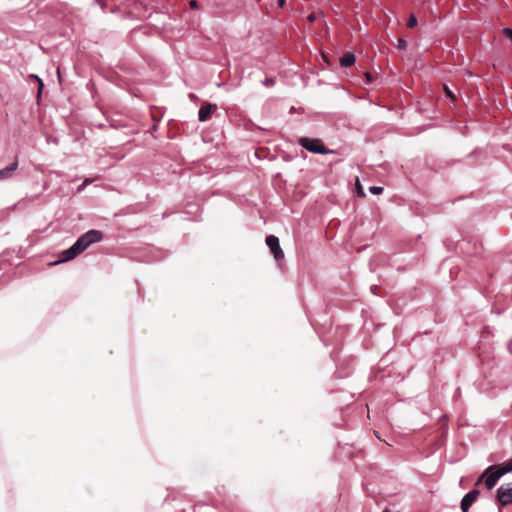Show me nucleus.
<instances>
[{
    "instance_id": "1",
    "label": "nucleus",
    "mask_w": 512,
    "mask_h": 512,
    "mask_svg": "<svg viewBox=\"0 0 512 512\" xmlns=\"http://www.w3.org/2000/svg\"><path fill=\"white\" fill-rule=\"evenodd\" d=\"M102 237V232L98 230H90L86 232L69 249L64 250L60 254V259L52 264L56 265L58 263L74 259L77 255L86 250L91 244L101 241Z\"/></svg>"
},
{
    "instance_id": "2",
    "label": "nucleus",
    "mask_w": 512,
    "mask_h": 512,
    "mask_svg": "<svg viewBox=\"0 0 512 512\" xmlns=\"http://www.w3.org/2000/svg\"><path fill=\"white\" fill-rule=\"evenodd\" d=\"M502 476V473L498 469V465H491L480 475L476 481V485H479L484 481L486 488L491 490Z\"/></svg>"
},
{
    "instance_id": "3",
    "label": "nucleus",
    "mask_w": 512,
    "mask_h": 512,
    "mask_svg": "<svg viewBox=\"0 0 512 512\" xmlns=\"http://www.w3.org/2000/svg\"><path fill=\"white\" fill-rule=\"evenodd\" d=\"M298 143L311 153L328 154L332 152V150H329L324 146L320 139L301 137L298 140Z\"/></svg>"
},
{
    "instance_id": "4",
    "label": "nucleus",
    "mask_w": 512,
    "mask_h": 512,
    "mask_svg": "<svg viewBox=\"0 0 512 512\" xmlns=\"http://www.w3.org/2000/svg\"><path fill=\"white\" fill-rule=\"evenodd\" d=\"M496 499L501 506H507L512 503V482L502 485L497 489Z\"/></svg>"
},
{
    "instance_id": "5",
    "label": "nucleus",
    "mask_w": 512,
    "mask_h": 512,
    "mask_svg": "<svg viewBox=\"0 0 512 512\" xmlns=\"http://www.w3.org/2000/svg\"><path fill=\"white\" fill-rule=\"evenodd\" d=\"M265 242H266L267 246L269 247L270 252L273 254L274 259L276 261L283 260L284 252H283L282 248L280 247L278 237H276L274 235H269L266 237Z\"/></svg>"
},
{
    "instance_id": "6",
    "label": "nucleus",
    "mask_w": 512,
    "mask_h": 512,
    "mask_svg": "<svg viewBox=\"0 0 512 512\" xmlns=\"http://www.w3.org/2000/svg\"><path fill=\"white\" fill-rule=\"evenodd\" d=\"M480 492L476 489L468 492L461 501V509L463 512H468L472 504L477 500Z\"/></svg>"
},
{
    "instance_id": "7",
    "label": "nucleus",
    "mask_w": 512,
    "mask_h": 512,
    "mask_svg": "<svg viewBox=\"0 0 512 512\" xmlns=\"http://www.w3.org/2000/svg\"><path fill=\"white\" fill-rule=\"evenodd\" d=\"M217 106L215 104L207 103L199 109L198 118L199 121L204 122L210 119L212 113L216 110Z\"/></svg>"
},
{
    "instance_id": "8",
    "label": "nucleus",
    "mask_w": 512,
    "mask_h": 512,
    "mask_svg": "<svg viewBox=\"0 0 512 512\" xmlns=\"http://www.w3.org/2000/svg\"><path fill=\"white\" fill-rule=\"evenodd\" d=\"M355 63V56L353 53H345L341 58H340V64L342 67H350L352 66L353 64Z\"/></svg>"
},
{
    "instance_id": "9",
    "label": "nucleus",
    "mask_w": 512,
    "mask_h": 512,
    "mask_svg": "<svg viewBox=\"0 0 512 512\" xmlns=\"http://www.w3.org/2000/svg\"><path fill=\"white\" fill-rule=\"evenodd\" d=\"M18 166L17 160H15L10 166L0 170V179H6L9 178L13 171L16 170Z\"/></svg>"
},
{
    "instance_id": "10",
    "label": "nucleus",
    "mask_w": 512,
    "mask_h": 512,
    "mask_svg": "<svg viewBox=\"0 0 512 512\" xmlns=\"http://www.w3.org/2000/svg\"><path fill=\"white\" fill-rule=\"evenodd\" d=\"M29 78L34 79L38 83V92H37V100L39 101L41 99L42 90L44 88V84L42 80L35 74H31Z\"/></svg>"
},
{
    "instance_id": "11",
    "label": "nucleus",
    "mask_w": 512,
    "mask_h": 512,
    "mask_svg": "<svg viewBox=\"0 0 512 512\" xmlns=\"http://www.w3.org/2000/svg\"><path fill=\"white\" fill-rule=\"evenodd\" d=\"M498 469L502 473V475H505L506 473H509L512 471V459L507 461L503 466L498 465Z\"/></svg>"
},
{
    "instance_id": "12",
    "label": "nucleus",
    "mask_w": 512,
    "mask_h": 512,
    "mask_svg": "<svg viewBox=\"0 0 512 512\" xmlns=\"http://www.w3.org/2000/svg\"><path fill=\"white\" fill-rule=\"evenodd\" d=\"M355 187H356V192H357V195L359 197H365V192H364V189L359 181V179L357 178L356 179V182H355Z\"/></svg>"
},
{
    "instance_id": "13",
    "label": "nucleus",
    "mask_w": 512,
    "mask_h": 512,
    "mask_svg": "<svg viewBox=\"0 0 512 512\" xmlns=\"http://www.w3.org/2000/svg\"><path fill=\"white\" fill-rule=\"evenodd\" d=\"M417 25V18L415 15L411 14L407 21L408 28H414Z\"/></svg>"
},
{
    "instance_id": "14",
    "label": "nucleus",
    "mask_w": 512,
    "mask_h": 512,
    "mask_svg": "<svg viewBox=\"0 0 512 512\" xmlns=\"http://www.w3.org/2000/svg\"><path fill=\"white\" fill-rule=\"evenodd\" d=\"M369 191H370L372 194H376V195H378V194H381V193H382L383 188H382V187H380V186H371V187L369 188Z\"/></svg>"
},
{
    "instance_id": "15",
    "label": "nucleus",
    "mask_w": 512,
    "mask_h": 512,
    "mask_svg": "<svg viewBox=\"0 0 512 512\" xmlns=\"http://www.w3.org/2000/svg\"><path fill=\"white\" fill-rule=\"evenodd\" d=\"M444 91H445L446 95H447L449 98H451V100L456 101V96H455V94H454V93H453V92H452V91H451V90H450L446 85H444Z\"/></svg>"
},
{
    "instance_id": "16",
    "label": "nucleus",
    "mask_w": 512,
    "mask_h": 512,
    "mask_svg": "<svg viewBox=\"0 0 512 512\" xmlns=\"http://www.w3.org/2000/svg\"><path fill=\"white\" fill-rule=\"evenodd\" d=\"M398 47H399L400 49H406V47H407V42H406L404 39L399 38V39H398Z\"/></svg>"
},
{
    "instance_id": "17",
    "label": "nucleus",
    "mask_w": 512,
    "mask_h": 512,
    "mask_svg": "<svg viewBox=\"0 0 512 512\" xmlns=\"http://www.w3.org/2000/svg\"><path fill=\"white\" fill-rule=\"evenodd\" d=\"M503 34L509 38L510 40H512V29L510 28H505L503 29Z\"/></svg>"
},
{
    "instance_id": "18",
    "label": "nucleus",
    "mask_w": 512,
    "mask_h": 512,
    "mask_svg": "<svg viewBox=\"0 0 512 512\" xmlns=\"http://www.w3.org/2000/svg\"><path fill=\"white\" fill-rule=\"evenodd\" d=\"M275 83L274 79L273 78H267L265 81H264V85L266 87H271L273 86Z\"/></svg>"
},
{
    "instance_id": "19",
    "label": "nucleus",
    "mask_w": 512,
    "mask_h": 512,
    "mask_svg": "<svg viewBox=\"0 0 512 512\" xmlns=\"http://www.w3.org/2000/svg\"><path fill=\"white\" fill-rule=\"evenodd\" d=\"M189 6H190V8H191V9H197V8H198V2H197V0H191V1L189 2Z\"/></svg>"
},
{
    "instance_id": "20",
    "label": "nucleus",
    "mask_w": 512,
    "mask_h": 512,
    "mask_svg": "<svg viewBox=\"0 0 512 512\" xmlns=\"http://www.w3.org/2000/svg\"><path fill=\"white\" fill-rule=\"evenodd\" d=\"M308 21L313 23L315 20H316V14L315 13H311L308 17H307Z\"/></svg>"
},
{
    "instance_id": "21",
    "label": "nucleus",
    "mask_w": 512,
    "mask_h": 512,
    "mask_svg": "<svg viewBox=\"0 0 512 512\" xmlns=\"http://www.w3.org/2000/svg\"><path fill=\"white\" fill-rule=\"evenodd\" d=\"M284 5H285V0H278V6H279L280 8H283V7H284Z\"/></svg>"
},
{
    "instance_id": "22",
    "label": "nucleus",
    "mask_w": 512,
    "mask_h": 512,
    "mask_svg": "<svg viewBox=\"0 0 512 512\" xmlns=\"http://www.w3.org/2000/svg\"><path fill=\"white\" fill-rule=\"evenodd\" d=\"M90 182H91V180L87 178V179H85V180H84V182H83L82 186H86V185H87V184H89Z\"/></svg>"
},
{
    "instance_id": "23",
    "label": "nucleus",
    "mask_w": 512,
    "mask_h": 512,
    "mask_svg": "<svg viewBox=\"0 0 512 512\" xmlns=\"http://www.w3.org/2000/svg\"><path fill=\"white\" fill-rule=\"evenodd\" d=\"M366 78L370 82L372 80L371 74L370 73H366Z\"/></svg>"
},
{
    "instance_id": "24",
    "label": "nucleus",
    "mask_w": 512,
    "mask_h": 512,
    "mask_svg": "<svg viewBox=\"0 0 512 512\" xmlns=\"http://www.w3.org/2000/svg\"><path fill=\"white\" fill-rule=\"evenodd\" d=\"M156 129H157V125H156V124H154V125L152 126V130H154V131H155Z\"/></svg>"
},
{
    "instance_id": "25",
    "label": "nucleus",
    "mask_w": 512,
    "mask_h": 512,
    "mask_svg": "<svg viewBox=\"0 0 512 512\" xmlns=\"http://www.w3.org/2000/svg\"><path fill=\"white\" fill-rule=\"evenodd\" d=\"M374 434L376 435V437H377V438H379V439H380V436H379V434H378V432H377V431H374Z\"/></svg>"
},
{
    "instance_id": "26",
    "label": "nucleus",
    "mask_w": 512,
    "mask_h": 512,
    "mask_svg": "<svg viewBox=\"0 0 512 512\" xmlns=\"http://www.w3.org/2000/svg\"><path fill=\"white\" fill-rule=\"evenodd\" d=\"M383 512H390V511L386 509V510H384Z\"/></svg>"
}]
</instances>
